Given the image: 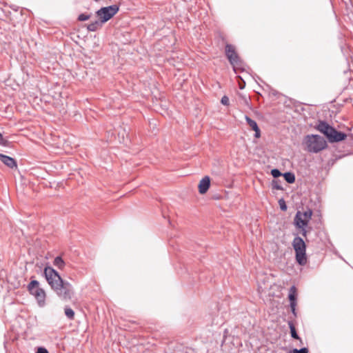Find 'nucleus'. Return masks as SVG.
Instances as JSON below:
<instances>
[{
  "mask_svg": "<svg viewBox=\"0 0 353 353\" xmlns=\"http://www.w3.org/2000/svg\"><path fill=\"white\" fill-rule=\"evenodd\" d=\"M53 264L59 269L62 270V269H63L65 263L64 261L63 260V259L61 258V256H58L54 258Z\"/></svg>",
  "mask_w": 353,
  "mask_h": 353,
  "instance_id": "obj_15",
  "label": "nucleus"
},
{
  "mask_svg": "<svg viewBox=\"0 0 353 353\" xmlns=\"http://www.w3.org/2000/svg\"><path fill=\"white\" fill-rule=\"evenodd\" d=\"M316 129L323 134L330 143L340 142L345 140L347 137L345 133L336 130L324 121H320L316 126Z\"/></svg>",
  "mask_w": 353,
  "mask_h": 353,
  "instance_id": "obj_1",
  "label": "nucleus"
},
{
  "mask_svg": "<svg viewBox=\"0 0 353 353\" xmlns=\"http://www.w3.org/2000/svg\"><path fill=\"white\" fill-rule=\"evenodd\" d=\"M272 188L275 190H283L282 186L280 185L279 181H272Z\"/></svg>",
  "mask_w": 353,
  "mask_h": 353,
  "instance_id": "obj_24",
  "label": "nucleus"
},
{
  "mask_svg": "<svg viewBox=\"0 0 353 353\" xmlns=\"http://www.w3.org/2000/svg\"><path fill=\"white\" fill-rule=\"evenodd\" d=\"M102 25H103V23L99 19V20H96L94 22H92L90 24H88L87 28L89 31L94 32V31L97 30L100 27H101Z\"/></svg>",
  "mask_w": 353,
  "mask_h": 353,
  "instance_id": "obj_14",
  "label": "nucleus"
},
{
  "mask_svg": "<svg viewBox=\"0 0 353 353\" xmlns=\"http://www.w3.org/2000/svg\"><path fill=\"white\" fill-rule=\"evenodd\" d=\"M225 54L226 57L232 65H239L241 64V61L235 52V49L233 46L227 44L225 46Z\"/></svg>",
  "mask_w": 353,
  "mask_h": 353,
  "instance_id": "obj_8",
  "label": "nucleus"
},
{
  "mask_svg": "<svg viewBox=\"0 0 353 353\" xmlns=\"http://www.w3.org/2000/svg\"><path fill=\"white\" fill-rule=\"evenodd\" d=\"M210 186V179L208 176L203 177L199 184V192L200 194H205Z\"/></svg>",
  "mask_w": 353,
  "mask_h": 353,
  "instance_id": "obj_10",
  "label": "nucleus"
},
{
  "mask_svg": "<svg viewBox=\"0 0 353 353\" xmlns=\"http://www.w3.org/2000/svg\"><path fill=\"white\" fill-rule=\"evenodd\" d=\"M245 120L251 129L255 132L254 137L259 138L261 137V130L256 122L248 116H245Z\"/></svg>",
  "mask_w": 353,
  "mask_h": 353,
  "instance_id": "obj_13",
  "label": "nucleus"
},
{
  "mask_svg": "<svg viewBox=\"0 0 353 353\" xmlns=\"http://www.w3.org/2000/svg\"><path fill=\"white\" fill-rule=\"evenodd\" d=\"M301 214L304 219L310 221L312 215V211L310 209H307L306 211L303 212H301Z\"/></svg>",
  "mask_w": 353,
  "mask_h": 353,
  "instance_id": "obj_19",
  "label": "nucleus"
},
{
  "mask_svg": "<svg viewBox=\"0 0 353 353\" xmlns=\"http://www.w3.org/2000/svg\"><path fill=\"white\" fill-rule=\"evenodd\" d=\"M53 290L63 300H70L74 294L72 285L63 280Z\"/></svg>",
  "mask_w": 353,
  "mask_h": 353,
  "instance_id": "obj_5",
  "label": "nucleus"
},
{
  "mask_svg": "<svg viewBox=\"0 0 353 353\" xmlns=\"http://www.w3.org/2000/svg\"><path fill=\"white\" fill-rule=\"evenodd\" d=\"M119 10V7L114 4L100 8L97 11L96 14L101 23H104L112 18L118 12Z\"/></svg>",
  "mask_w": 353,
  "mask_h": 353,
  "instance_id": "obj_6",
  "label": "nucleus"
},
{
  "mask_svg": "<svg viewBox=\"0 0 353 353\" xmlns=\"http://www.w3.org/2000/svg\"><path fill=\"white\" fill-rule=\"evenodd\" d=\"M309 221L304 219L301 214V211H298L294 219V224L296 228H303V226H307Z\"/></svg>",
  "mask_w": 353,
  "mask_h": 353,
  "instance_id": "obj_11",
  "label": "nucleus"
},
{
  "mask_svg": "<svg viewBox=\"0 0 353 353\" xmlns=\"http://www.w3.org/2000/svg\"><path fill=\"white\" fill-rule=\"evenodd\" d=\"M8 141L7 140H6L3 137V135L0 133V145H3V146H6V145H8Z\"/></svg>",
  "mask_w": 353,
  "mask_h": 353,
  "instance_id": "obj_27",
  "label": "nucleus"
},
{
  "mask_svg": "<svg viewBox=\"0 0 353 353\" xmlns=\"http://www.w3.org/2000/svg\"><path fill=\"white\" fill-rule=\"evenodd\" d=\"M239 78L241 79V82H240V83H239V88H240L241 90H243V89L245 88V82L244 81V80H243V79H241V77H239Z\"/></svg>",
  "mask_w": 353,
  "mask_h": 353,
  "instance_id": "obj_29",
  "label": "nucleus"
},
{
  "mask_svg": "<svg viewBox=\"0 0 353 353\" xmlns=\"http://www.w3.org/2000/svg\"><path fill=\"white\" fill-rule=\"evenodd\" d=\"M304 144L307 152L318 153L327 147L325 139L319 134H308L305 137Z\"/></svg>",
  "mask_w": 353,
  "mask_h": 353,
  "instance_id": "obj_2",
  "label": "nucleus"
},
{
  "mask_svg": "<svg viewBox=\"0 0 353 353\" xmlns=\"http://www.w3.org/2000/svg\"><path fill=\"white\" fill-rule=\"evenodd\" d=\"M271 174L274 178H277L280 176L282 174L278 169L274 168L271 170Z\"/></svg>",
  "mask_w": 353,
  "mask_h": 353,
  "instance_id": "obj_23",
  "label": "nucleus"
},
{
  "mask_svg": "<svg viewBox=\"0 0 353 353\" xmlns=\"http://www.w3.org/2000/svg\"><path fill=\"white\" fill-rule=\"evenodd\" d=\"M36 353H49L46 348L43 347H38Z\"/></svg>",
  "mask_w": 353,
  "mask_h": 353,
  "instance_id": "obj_28",
  "label": "nucleus"
},
{
  "mask_svg": "<svg viewBox=\"0 0 353 353\" xmlns=\"http://www.w3.org/2000/svg\"><path fill=\"white\" fill-rule=\"evenodd\" d=\"M292 247L295 251L296 261L300 265H305L307 263L306 245L303 239L296 236L292 241Z\"/></svg>",
  "mask_w": 353,
  "mask_h": 353,
  "instance_id": "obj_3",
  "label": "nucleus"
},
{
  "mask_svg": "<svg viewBox=\"0 0 353 353\" xmlns=\"http://www.w3.org/2000/svg\"><path fill=\"white\" fill-rule=\"evenodd\" d=\"M43 274L48 283L52 290L61 283V281L63 280L58 272L50 266L45 267Z\"/></svg>",
  "mask_w": 353,
  "mask_h": 353,
  "instance_id": "obj_7",
  "label": "nucleus"
},
{
  "mask_svg": "<svg viewBox=\"0 0 353 353\" xmlns=\"http://www.w3.org/2000/svg\"><path fill=\"white\" fill-rule=\"evenodd\" d=\"M279 204L281 210L285 211L287 210V205L283 199H279Z\"/></svg>",
  "mask_w": 353,
  "mask_h": 353,
  "instance_id": "obj_22",
  "label": "nucleus"
},
{
  "mask_svg": "<svg viewBox=\"0 0 353 353\" xmlns=\"http://www.w3.org/2000/svg\"><path fill=\"white\" fill-rule=\"evenodd\" d=\"M229 98L227 96H223L221 98V102L224 105H229Z\"/></svg>",
  "mask_w": 353,
  "mask_h": 353,
  "instance_id": "obj_26",
  "label": "nucleus"
},
{
  "mask_svg": "<svg viewBox=\"0 0 353 353\" xmlns=\"http://www.w3.org/2000/svg\"><path fill=\"white\" fill-rule=\"evenodd\" d=\"M288 325L290 330L291 336L294 339H299V336L296 332L295 326L292 321H288Z\"/></svg>",
  "mask_w": 353,
  "mask_h": 353,
  "instance_id": "obj_17",
  "label": "nucleus"
},
{
  "mask_svg": "<svg viewBox=\"0 0 353 353\" xmlns=\"http://www.w3.org/2000/svg\"><path fill=\"white\" fill-rule=\"evenodd\" d=\"M306 227L307 226H303V228H296L297 229L300 230V233L302 234L303 236L305 238L308 232L307 230L306 229Z\"/></svg>",
  "mask_w": 353,
  "mask_h": 353,
  "instance_id": "obj_25",
  "label": "nucleus"
},
{
  "mask_svg": "<svg viewBox=\"0 0 353 353\" xmlns=\"http://www.w3.org/2000/svg\"><path fill=\"white\" fill-rule=\"evenodd\" d=\"M308 349L307 347H302L299 350L294 348L292 351H290L289 353H308Z\"/></svg>",
  "mask_w": 353,
  "mask_h": 353,
  "instance_id": "obj_20",
  "label": "nucleus"
},
{
  "mask_svg": "<svg viewBox=\"0 0 353 353\" xmlns=\"http://www.w3.org/2000/svg\"><path fill=\"white\" fill-rule=\"evenodd\" d=\"M0 160L6 165L10 168H14L17 167V161L13 158L7 155L0 154Z\"/></svg>",
  "mask_w": 353,
  "mask_h": 353,
  "instance_id": "obj_12",
  "label": "nucleus"
},
{
  "mask_svg": "<svg viewBox=\"0 0 353 353\" xmlns=\"http://www.w3.org/2000/svg\"><path fill=\"white\" fill-rule=\"evenodd\" d=\"M90 17V14L82 13L79 15L78 20L80 21H84L89 19Z\"/></svg>",
  "mask_w": 353,
  "mask_h": 353,
  "instance_id": "obj_21",
  "label": "nucleus"
},
{
  "mask_svg": "<svg viewBox=\"0 0 353 353\" xmlns=\"http://www.w3.org/2000/svg\"><path fill=\"white\" fill-rule=\"evenodd\" d=\"M296 288L294 285L290 287L289 290L288 299L290 301V306L291 308L292 313L296 317Z\"/></svg>",
  "mask_w": 353,
  "mask_h": 353,
  "instance_id": "obj_9",
  "label": "nucleus"
},
{
  "mask_svg": "<svg viewBox=\"0 0 353 353\" xmlns=\"http://www.w3.org/2000/svg\"><path fill=\"white\" fill-rule=\"evenodd\" d=\"M27 290L35 298L39 307H43L46 305V294L45 290L40 287L38 281L32 280L28 284Z\"/></svg>",
  "mask_w": 353,
  "mask_h": 353,
  "instance_id": "obj_4",
  "label": "nucleus"
},
{
  "mask_svg": "<svg viewBox=\"0 0 353 353\" xmlns=\"http://www.w3.org/2000/svg\"><path fill=\"white\" fill-rule=\"evenodd\" d=\"M65 315L70 319L72 320L74 318V312L73 310L69 307H65L64 308Z\"/></svg>",
  "mask_w": 353,
  "mask_h": 353,
  "instance_id": "obj_18",
  "label": "nucleus"
},
{
  "mask_svg": "<svg viewBox=\"0 0 353 353\" xmlns=\"http://www.w3.org/2000/svg\"><path fill=\"white\" fill-rule=\"evenodd\" d=\"M283 176L288 183H293L295 181V175L291 172H285Z\"/></svg>",
  "mask_w": 353,
  "mask_h": 353,
  "instance_id": "obj_16",
  "label": "nucleus"
}]
</instances>
